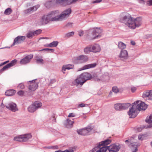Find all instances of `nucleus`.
Listing matches in <instances>:
<instances>
[{
	"mask_svg": "<svg viewBox=\"0 0 152 152\" xmlns=\"http://www.w3.org/2000/svg\"><path fill=\"white\" fill-rule=\"evenodd\" d=\"M42 50H45L46 51H50L51 52H53L54 51V50L52 49H49V48H46V49H44Z\"/></svg>",
	"mask_w": 152,
	"mask_h": 152,
	"instance_id": "52",
	"label": "nucleus"
},
{
	"mask_svg": "<svg viewBox=\"0 0 152 152\" xmlns=\"http://www.w3.org/2000/svg\"><path fill=\"white\" fill-rule=\"evenodd\" d=\"M91 128L90 127H88L86 129H79L77 132L78 134L83 135H85L88 134L89 132L91 131Z\"/></svg>",
	"mask_w": 152,
	"mask_h": 152,
	"instance_id": "14",
	"label": "nucleus"
},
{
	"mask_svg": "<svg viewBox=\"0 0 152 152\" xmlns=\"http://www.w3.org/2000/svg\"><path fill=\"white\" fill-rule=\"evenodd\" d=\"M39 7V6L38 5L31 7L28 9L25 10L24 11V12L25 13H28L31 12H33L34 11H36Z\"/></svg>",
	"mask_w": 152,
	"mask_h": 152,
	"instance_id": "22",
	"label": "nucleus"
},
{
	"mask_svg": "<svg viewBox=\"0 0 152 152\" xmlns=\"http://www.w3.org/2000/svg\"><path fill=\"white\" fill-rule=\"evenodd\" d=\"M118 47L120 49H122L126 48V45L123 42H118Z\"/></svg>",
	"mask_w": 152,
	"mask_h": 152,
	"instance_id": "30",
	"label": "nucleus"
},
{
	"mask_svg": "<svg viewBox=\"0 0 152 152\" xmlns=\"http://www.w3.org/2000/svg\"><path fill=\"white\" fill-rule=\"evenodd\" d=\"M102 0H96L92 2L93 3H99L101 2Z\"/></svg>",
	"mask_w": 152,
	"mask_h": 152,
	"instance_id": "55",
	"label": "nucleus"
},
{
	"mask_svg": "<svg viewBox=\"0 0 152 152\" xmlns=\"http://www.w3.org/2000/svg\"><path fill=\"white\" fill-rule=\"evenodd\" d=\"M96 63L86 64L83 67H82L81 69L78 70V71L83 70L86 69H88L91 68H93L95 67L96 66Z\"/></svg>",
	"mask_w": 152,
	"mask_h": 152,
	"instance_id": "20",
	"label": "nucleus"
},
{
	"mask_svg": "<svg viewBox=\"0 0 152 152\" xmlns=\"http://www.w3.org/2000/svg\"><path fill=\"white\" fill-rule=\"evenodd\" d=\"M131 43L132 45H135V42L133 41H131Z\"/></svg>",
	"mask_w": 152,
	"mask_h": 152,
	"instance_id": "60",
	"label": "nucleus"
},
{
	"mask_svg": "<svg viewBox=\"0 0 152 152\" xmlns=\"http://www.w3.org/2000/svg\"><path fill=\"white\" fill-rule=\"evenodd\" d=\"M107 149H108V147L102 145H100L99 144L98 147L93 148L90 152H94L96 150L97 151L96 152H105Z\"/></svg>",
	"mask_w": 152,
	"mask_h": 152,
	"instance_id": "8",
	"label": "nucleus"
},
{
	"mask_svg": "<svg viewBox=\"0 0 152 152\" xmlns=\"http://www.w3.org/2000/svg\"><path fill=\"white\" fill-rule=\"evenodd\" d=\"M120 21L124 23L130 28L135 29L140 26L142 22L141 17L134 18L129 15H125L120 19Z\"/></svg>",
	"mask_w": 152,
	"mask_h": 152,
	"instance_id": "2",
	"label": "nucleus"
},
{
	"mask_svg": "<svg viewBox=\"0 0 152 152\" xmlns=\"http://www.w3.org/2000/svg\"><path fill=\"white\" fill-rule=\"evenodd\" d=\"M26 37L25 36H18L15 39L12 45H14L15 44H17L21 43L24 41Z\"/></svg>",
	"mask_w": 152,
	"mask_h": 152,
	"instance_id": "16",
	"label": "nucleus"
},
{
	"mask_svg": "<svg viewBox=\"0 0 152 152\" xmlns=\"http://www.w3.org/2000/svg\"><path fill=\"white\" fill-rule=\"evenodd\" d=\"M131 104L129 103L116 104L114 105V107L116 110H120L126 109Z\"/></svg>",
	"mask_w": 152,
	"mask_h": 152,
	"instance_id": "6",
	"label": "nucleus"
},
{
	"mask_svg": "<svg viewBox=\"0 0 152 152\" xmlns=\"http://www.w3.org/2000/svg\"><path fill=\"white\" fill-rule=\"evenodd\" d=\"M51 119L53 121L54 120V122H56V118H55V115L54 114H53L51 117Z\"/></svg>",
	"mask_w": 152,
	"mask_h": 152,
	"instance_id": "54",
	"label": "nucleus"
},
{
	"mask_svg": "<svg viewBox=\"0 0 152 152\" xmlns=\"http://www.w3.org/2000/svg\"><path fill=\"white\" fill-rule=\"evenodd\" d=\"M67 0H56L55 3L56 4H60L63 3L64 1H66ZM78 0H72V3L76 2Z\"/></svg>",
	"mask_w": 152,
	"mask_h": 152,
	"instance_id": "36",
	"label": "nucleus"
},
{
	"mask_svg": "<svg viewBox=\"0 0 152 152\" xmlns=\"http://www.w3.org/2000/svg\"><path fill=\"white\" fill-rule=\"evenodd\" d=\"M6 107L7 108L13 112H15L18 110V109L17 107L16 104L12 102L7 104Z\"/></svg>",
	"mask_w": 152,
	"mask_h": 152,
	"instance_id": "10",
	"label": "nucleus"
},
{
	"mask_svg": "<svg viewBox=\"0 0 152 152\" xmlns=\"http://www.w3.org/2000/svg\"><path fill=\"white\" fill-rule=\"evenodd\" d=\"M56 81V80L55 79H52L50 80V83L49 84V86H50L52 84L55 83Z\"/></svg>",
	"mask_w": 152,
	"mask_h": 152,
	"instance_id": "49",
	"label": "nucleus"
},
{
	"mask_svg": "<svg viewBox=\"0 0 152 152\" xmlns=\"http://www.w3.org/2000/svg\"><path fill=\"white\" fill-rule=\"evenodd\" d=\"M79 106L80 107H83L85 106V105L83 103H81L79 104Z\"/></svg>",
	"mask_w": 152,
	"mask_h": 152,
	"instance_id": "58",
	"label": "nucleus"
},
{
	"mask_svg": "<svg viewBox=\"0 0 152 152\" xmlns=\"http://www.w3.org/2000/svg\"><path fill=\"white\" fill-rule=\"evenodd\" d=\"M131 149L133 152H136L137 150V146L136 145L132 144L131 145Z\"/></svg>",
	"mask_w": 152,
	"mask_h": 152,
	"instance_id": "39",
	"label": "nucleus"
},
{
	"mask_svg": "<svg viewBox=\"0 0 152 152\" xmlns=\"http://www.w3.org/2000/svg\"><path fill=\"white\" fill-rule=\"evenodd\" d=\"M133 104L138 110H145L147 107V105L141 101H137Z\"/></svg>",
	"mask_w": 152,
	"mask_h": 152,
	"instance_id": "3",
	"label": "nucleus"
},
{
	"mask_svg": "<svg viewBox=\"0 0 152 152\" xmlns=\"http://www.w3.org/2000/svg\"><path fill=\"white\" fill-rule=\"evenodd\" d=\"M12 12V10L10 8L7 9L4 12V14L6 15H9Z\"/></svg>",
	"mask_w": 152,
	"mask_h": 152,
	"instance_id": "35",
	"label": "nucleus"
},
{
	"mask_svg": "<svg viewBox=\"0 0 152 152\" xmlns=\"http://www.w3.org/2000/svg\"><path fill=\"white\" fill-rule=\"evenodd\" d=\"M52 5V2L51 1H48L46 2L45 4V5L47 8H49Z\"/></svg>",
	"mask_w": 152,
	"mask_h": 152,
	"instance_id": "44",
	"label": "nucleus"
},
{
	"mask_svg": "<svg viewBox=\"0 0 152 152\" xmlns=\"http://www.w3.org/2000/svg\"><path fill=\"white\" fill-rule=\"evenodd\" d=\"M63 152H70L68 150H66L64 151H63Z\"/></svg>",
	"mask_w": 152,
	"mask_h": 152,
	"instance_id": "61",
	"label": "nucleus"
},
{
	"mask_svg": "<svg viewBox=\"0 0 152 152\" xmlns=\"http://www.w3.org/2000/svg\"><path fill=\"white\" fill-rule=\"evenodd\" d=\"M42 30L40 29L37 30L35 31H33L34 36L37 35L41 33Z\"/></svg>",
	"mask_w": 152,
	"mask_h": 152,
	"instance_id": "41",
	"label": "nucleus"
},
{
	"mask_svg": "<svg viewBox=\"0 0 152 152\" xmlns=\"http://www.w3.org/2000/svg\"><path fill=\"white\" fill-rule=\"evenodd\" d=\"M24 91L20 90L17 92L18 95L20 96H22L24 94Z\"/></svg>",
	"mask_w": 152,
	"mask_h": 152,
	"instance_id": "47",
	"label": "nucleus"
},
{
	"mask_svg": "<svg viewBox=\"0 0 152 152\" xmlns=\"http://www.w3.org/2000/svg\"><path fill=\"white\" fill-rule=\"evenodd\" d=\"M108 148L109 152H117L120 148L119 145L115 144L110 145Z\"/></svg>",
	"mask_w": 152,
	"mask_h": 152,
	"instance_id": "12",
	"label": "nucleus"
},
{
	"mask_svg": "<svg viewBox=\"0 0 152 152\" xmlns=\"http://www.w3.org/2000/svg\"><path fill=\"white\" fill-rule=\"evenodd\" d=\"M142 96L145 100L152 101V90L145 91L143 93Z\"/></svg>",
	"mask_w": 152,
	"mask_h": 152,
	"instance_id": "9",
	"label": "nucleus"
},
{
	"mask_svg": "<svg viewBox=\"0 0 152 152\" xmlns=\"http://www.w3.org/2000/svg\"><path fill=\"white\" fill-rule=\"evenodd\" d=\"M58 42L57 41H54L48 44V46L50 47H56L58 45Z\"/></svg>",
	"mask_w": 152,
	"mask_h": 152,
	"instance_id": "32",
	"label": "nucleus"
},
{
	"mask_svg": "<svg viewBox=\"0 0 152 152\" xmlns=\"http://www.w3.org/2000/svg\"><path fill=\"white\" fill-rule=\"evenodd\" d=\"M33 56V54H30L27 56L20 60V63L21 64H26L28 63L32 59Z\"/></svg>",
	"mask_w": 152,
	"mask_h": 152,
	"instance_id": "13",
	"label": "nucleus"
},
{
	"mask_svg": "<svg viewBox=\"0 0 152 152\" xmlns=\"http://www.w3.org/2000/svg\"><path fill=\"white\" fill-rule=\"evenodd\" d=\"M67 125H69L72 126L74 123V121H71L70 119H67Z\"/></svg>",
	"mask_w": 152,
	"mask_h": 152,
	"instance_id": "45",
	"label": "nucleus"
},
{
	"mask_svg": "<svg viewBox=\"0 0 152 152\" xmlns=\"http://www.w3.org/2000/svg\"><path fill=\"white\" fill-rule=\"evenodd\" d=\"M147 137V136L146 134H140L138 136V139L140 140H142L146 139Z\"/></svg>",
	"mask_w": 152,
	"mask_h": 152,
	"instance_id": "34",
	"label": "nucleus"
},
{
	"mask_svg": "<svg viewBox=\"0 0 152 152\" xmlns=\"http://www.w3.org/2000/svg\"><path fill=\"white\" fill-rule=\"evenodd\" d=\"M85 81L80 75L79 77L72 82L73 85H76L77 86H82L85 83Z\"/></svg>",
	"mask_w": 152,
	"mask_h": 152,
	"instance_id": "11",
	"label": "nucleus"
},
{
	"mask_svg": "<svg viewBox=\"0 0 152 152\" xmlns=\"http://www.w3.org/2000/svg\"><path fill=\"white\" fill-rule=\"evenodd\" d=\"M83 80L85 82L86 80L91 79L92 78L91 75L89 73L85 72L80 75Z\"/></svg>",
	"mask_w": 152,
	"mask_h": 152,
	"instance_id": "18",
	"label": "nucleus"
},
{
	"mask_svg": "<svg viewBox=\"0 0 152 152\" xmlns=\"http://www.w3.org/2000/svg\"><path fill=\"white\" fill-rule=\"evenodd\" d=\"M92 52L97 53L99 52L101 50V48L100 46L97 44H94L91 45Z\"/></svg>",
	"mask_w": 152,
	"mask_h": 152,
	"instance_id": "19",
	"label": "nucleus"
},
{
	"mask_svg": "<svg viewBox=\"0 0 152 152\" xmlns=\"http://www.w3.org/2000/svg\"><path fill=\"white\" fill-rule=\"evenodd\" d=\"M88 60V58L86 55H80L79 56L74 57L73 60L74 62H79L83 63L86 62Z\"/></svg>",
	"mask_w": 152,
	"mask_h": 152,
	"instance_id": "4",
	"label": "nucleus"
},
{
	"mask_svg": "<svg viewBox=\"0 0 152 152\" xmlns=\"http://www.w3.org/2000/svg\"><path fill=\"white\" fill-rule=\"evenodd\" d=\"M72 23H67V24L66 26H72Z\"/></svg>",
	"mask_w": 152,
	"mask_h": 152,
	"instance_id": "59",
	"label": "nucleus"
},
{
	"mask_svg": "<svg viewBox=\"0 0 152 152\" xmlns=\"http://www.w3.org/2000/svg\"><path fill=\"white\" fill-rule=\"evenodd\" d=\"M130 89L132 93H134L136 91L137 88L135 87H132Z\"/></svg>",
	"mask_w": 152,
	"mask_h": 152,
	"instance_id": "48",
	"label": "nucleus"
},
{
	"mask_svg": "<svg viewBox=\"0 0 152 152\" xmlns=\"http://www.w3.org/2000/svg\"><path fill=\"white\" fill-rule=\"evenodd\" d=\"M102 32L101 29L99 28H95L93 31L92 36L91 37L92 39H95L98 38L100 34Z\"/></svg>",
	"mask_w": 152,
	"mask_h": 152,
	"instance_id": "17",
	"label": "nucleus"
},
{
	"mask_svg": "<svg viewBox=\"0 0 152 152\" xmlns=\"http://www.w3.org/2000/svg\"><path fill=\"white\" fill-rule=\"evenodd\" d=\"M25 88V86L23 83H20L18 86V88L20 89H23Z\"/></svg>",
	"mask_w": 152,
	"mask_h": 152,
	"instance_id": "46",
	"label": "nucleus"
},
{
	"mask_svg": "<svg viewBox=\"0 0 152 152\" xmlns=\"http://www.w3.org/2000/svg\"><path fill=\"white\" fill-rule=\"evenodd\" d=\"M119 57L123 59H126L128 58V54L127 51L125 50H121L119 55Z\"/></svg>",
	"mask_w": 152,
	"mask_h": 152,
	"instance_id": "21",
	"label": "nucleus"
},
{
	"mask_svg": "<svg viewBox=\"0 0 152 152\" xmlns=\"http://www.w3.org/2000/svg\"><path fill=\"white\" fill-rule=\"evenodd\" d=\"M147 4L148 6L152 5V0H149L148 1Z\"/></svg>",
	"mask_w": 152,
	"mask_h": 152,
	"instance_id": "51",
	"label": "nucleus"
},
{
	"mask_svg": "<svg viewBox=\"0 0 152 152\" xmlns=\"http://www.w3.org/2000/svg\"><path fill=\"white\" fill-rule=\"evenodd\" d=\"M151 23L152 24V21H151Z\"/></svg>",
	"mask_w": 152,
	"mask_h": 152,
	"instance_id": "63",
	"label": "nucleus"
},
{
	"mask_svg": "<svg viewBox=\"0 0 152 152\" xmlns=\"http://www.w3.org/2000/svg\"><path fill=\"white\" fill-rule=\"evenodd\" d=\"M34 36L33 31H29L26 34V37L28 38H31Z\"/></svg>",
	"mask_w": 152,
	"mask_h": 152,
	"instance_id": "38",
	"label": "nucleus"
},
{
	"mask_svg": "<svg viewBox=\"0 0 152 152\" xmlns=\"http://www.w3.org/2000/svg\"><path fill=\"white\" fill-rule=\"evenodd\" d=\"M74 33L73 31L68 33L65 34V37H70L74 35Z\"/></svg>",
	"mask_w": 152,
	"mask_h": 152,
	"instance_id": "42",
	"label": "nucleus"
},
{
	"mask_svg": "<svg viewBox=\"0 0 152 152\" xmlns=\"http://www.w3.org/2000/svg\"><path fill=\"white\" fill-rule=\"evenodd\" d=\"M36 61L37 63L43 64L44 63V61L42 57H40L38 56H36Z\"/></svg>",
	"mask_w": 152,
	"mask_h": 152,
	"instance_id": "29",
	"label": "nucleus"
},
{
	"mask_svg": "<svg viewBox=\"0 0 152 152\" xmlns=\"http://www.w3.org/2000/svg\"><path fill=\"white\" fill-rule=\"evenodd\" d=\"M91 49V45L88 46L85 48L84 49L85 53L86 54H88V53L90 52H92V50Z\"/></svg>",
	"mask_w": 152,
	"mask_h": 152,
	"instance_id": "33",
	"label": "nucleus"
},
{
	"mask_svg": "<svg viewBox=\"0 0 152 152\" xmlns=\"http://www.w3.org/2000/svg\"><path fill=\"white\" fill-rule=\"evenodd\" d=\"M71 12V10L68 9L60 14L58 10L52 11L49 12L47 15H44L40 20L39 23L41 25L48 23L50 21H62L68 17Z\"/></svg>",
	"mask_w": 152,
	"mask_h": 152,
	"instance_id": "1",
	"label": "nucleus"
},
{
	"mask_svg": "<svg viewBox=\"0 0 152 152\" xmlns=\"http://www.w3.org/2000/svg\"><path fill=\"white\" fill-rule=\"evenodd\" d=\"M146 121L149 123H152V114L149 116L148 119L146 120ZM149 127H152V125H150Z\"/></svg>",
	"mask_w": 152,
	"mask_h": 152,
	"instance_id": "37",
	"label": "nucleus"
},
{
	"mask_svg": "<svg viewBox=\"0 0 152 152\" xmlns=\"http://www.w3.org/2000/svg\"><path fill=\"white\" fill-rule=\"evenodd\" d=\"M28 111L31 113H33L37 110L33 104L28 107Z\"/></svg>",
	"mask_w": 152,
	"mask_h": 152,
	"instance_id": "26",
	"label": "nucleus"
},
{
	"mask_svg": "<svg viewBox=\"0 0 152 152\" xmlns=\"http://www.w3.org/2000/svg\"><path fill=\"white\" fill-rule=\"evenodd\" d=\"M111 141L109 139H107L105 140L102 141L101 142H100V145H103L106 146V145L109 144L111 142Z\"/></svg>",
	"mask_w": 152,
	"mask_h": 152,
	"instance_id": "27",
	"label": "nucleus"
},
{
	"mask_svg": "<svg viewBox=\"0 0 152 152\" xmlns=\"http://www.w3.org/2000/svg\"><path fill=\"white\" fill-rule=\"evenodd\" d=\"M13 140L14 141L19 142H23V137L22 135H19L14 137Z\"/></svg>",
	"mask_w": 152,
	"mask_h": 152,
	"instance_id": "28",
	"label": "nucleus"
},
{
	"mask_svg": "<svg viewBox=\"0 0 152 152\" xmlns=\"http://www.w3.org/2000/svg\"><path fill=\"white\" fill-rule=\"evenodd\" d=\"M23 140V142H25L27 141L29 139H31L32 137V135L31 134L22 135Z\"/></svg>",
	"mask_w": 152,
	"mask_h": 152,
	"instance_id": "23",
	"label": "nucleus"
},
{
	"mask_svg": "<svg viewBox=\"0 0 152 152\" xmlns=\"http://www.w3.org/2000/svg\"><path fill=\"white\" fill-rule=\"evenodd\" d=\"M17 61L14 60L12 61L10 63L7 64L4 66L0 70V72H2L3 71L9 68L14 65L16 64Z\"/></svg>",
	"mask_w": 152,
	"mask_h": 152,
	"instance_id": "15",
	"label": "nucleus"
},
{
	"mask_svg": "<svg viewBox=\"0 0 152 152\" xmlns=\"http://www.w3.org/2000/svg\"><path fill=\"white\" fill-rule=\"evenodd\" d=\"M75 116V114L74 113H70L68 115V117H74Z\"/></svg>",
	"mask_w": 152,
	"mask_h": 152,
	"instance_id": "53",
	"label": "nucleus"
},
{
	"mask_svg": "<svg viewBox=\"0 0 152 152\" xmlns=\"http://www.w3.org/2000/svg\"><path fill=\"white\" fill-rule=\"evenodd\" d=\"M138 2L141 4H145V1L144 0H137Z\"/></svg>",
	"mask_w": 152,
	"mask_h": 152,
	"instance_id": "56",
	"label": "nucleus"
},
{
	"mask_svg": "<svg viewBox=\"0 0 152 152\" xmlns=\"http://www.w3.org/2000/svg\"><path fill=\"white\" fill-rule=\"evenodd\" d=\"M33 104L34 105V106H35L36 107H37V109L39 108L42 106V103L38 101L35 102L34 103H33Z\"/></svg>",
	"mask_w": 152,
	"mask_h": 152,
	"instance_id": "31",
	"label": "nucleus"
},
{
	"mask_svg": "<svg viewBox=\"0 0 152 152\" xmlns=\"http://www.w3.org/2000/svg\"><path fill=\"white\" fill-rule=\"evenodd\" d=\"M74 66L73 65L67 64L63 66L62 68V72L64 73H65L64 71L66 69H70L73 68Z\"/></svg>",
	"mask_w": 152,
	"mask_h": 152,
	"instance_id": "24",
	"label": "nucleus"
},
{
	"mask_svg": "<svg viewBox=\"0 0 152 152\" xmlns=\"http://www.w3.org/2000/svg\"><path fill=\"white\" fill-rule=\"evenodd\" d=\"M16 92V91L14 90H9L5 92V95L8 96H13L15 94Z\"/></svg>",
	"mask_w": 152,
	"mask_h": 152,
	"instance_id": "25",
	"label": "nucleus"
},
{
	"mask_svg": "<svg viewBox=\"0 0 152 152\" xmlns=\"http://www.w3.org/2000/svg\"><path fill=\"white\" fill-rule=\"evenodd\" d=\"M78 34L80 36H82L83 34V31L82 30H80L78 31Z\"/></svg>",
	"mask_w": 152,
	"mask_h": 152,
	"instance_id": "50",
	"label": "nucleus"
},
{
	"mask_svg": "<svg viewBox=\"0 0 152 152\" xmlns=\"http://www.w3.org/2000/svg\"><path fill=\"white\" fill-rule=\"evenodd\" d=\"M113 91L115 93H117L119 92V90L116 86H114L112 88Z\"/></svg>",
	"mask_w": 152,
	"mask_h": 152,
	"instance_id": "43",
	"label": "nucleus"
},
{
	"mask_svg": "<svg viewBox=\"0 0 152 152\" xmlns=\"http://www.w3.org/2000/svg\"><path fill=\"white\" fill-rule=\"evenodd\" d=\"M125 142L126 143L128 142L129 143H130L131 144L134 143H135L134 138L133 137H132L130 139L126 140L125 141Z\"/></svg>",
	"mask_w": 152,
	"mask_h": 152,
	"instance_id": "40",
	"label": "nucleus"
},
{
	"mask_svg": "<svg viewBox=\"0 0 152 152\" xmlns=\"http://www.w3.org/2000/svg\"><path fill=\"white\" fill-rule=\"evenodd\" d=\"M9 62V61H7L4 62L3 63H1V64H0V66H2L3 65H4V64H7V63H8Z\"/></svg>",
	"mask_w": 152,
	"mask_h": 152,
	"instance_id": "57",
	"label": "nucleus"
},
{
	"mask_svg": "<svg viewBox=\"0 0 152 152\" xmlns=\"http://www.w3.org/2000/svg\"><path fill=\"white\" fill-rule=\"evenodd\" d=\"M138 110L136 108L135 105L132 104V107L130 108L128 112L130 118H134L138 114Z\"/></svg>",
	"mask_w": 152,
	"mask_h": 152,
	"instance_id": "5",
	"label": "nucleus"
},
{
	"mask_svg": "<svg viewBox=\"0 0 152 152\" xmlns=\"http://www.w3.org/2000/svg\"><path fill=\"white\" fill-rule=\"evenodd\" d=\"M28 89L31 91H34L36 90L38 86V83L35 80H33L28 82Z\"/></svg>",
	"mask_w": 152,
	"mask_h": 152,
	"instance_id": "7",
	"label": "nucleus"
},
{
	"mask_svg": "<svg viewBox=\"0 0 152 152\" xmlns=\"http://www.w3.org/2000/svg\"><path fill=\"white\" fill-rule=\"evenodd\" d=\"M55 152H63V151H55Z\"/></svg>",
	"mask_w": 152,
	"mask_h": 152,
	"instance_id": "62",
	"label": "nucleus"
}]
</instances>
